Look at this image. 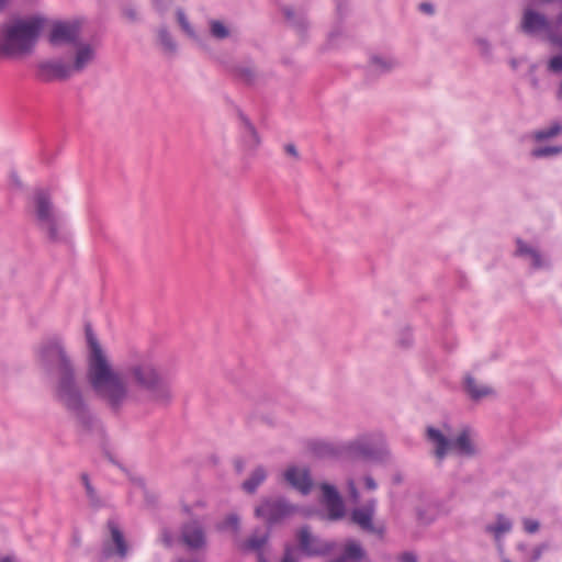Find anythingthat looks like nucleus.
<instances>
[{"label": "nucleus", "instance_id": "obj_21", "mask_svg": "<svg viewBox=\"0 0 562 562\" xmlns=\"http://www.w3.org/2000/svg\"><path fill=\"white\" fill-rule=\"evenodd\" d=\"M240 120L244 127V144L249 150H255L260 145V136L254 124L243 114Z\"/></svg>", "mask_w": 562, "mask_h": 562}, {"label": "nucleus", "instance_id": "obj_40", "mask_svg": "<svg viewBox=\"0 0 562 562\" xmlns=\"http://www.w3.org/2000/svg\"><path fill=\"white\" fill-rule=\"evenodd\" d=\"M348 491H349V494H350V497L355 501V502H358L359 499V492L356 487V483L352 479L348 480Z\"/></svg>", "mask_w": 562, "mask_h": 562}, {"label": "nucleus", "instance_id": "obj_39", "mask_svg": "<svg viewBox=\"0 0 562 562\" xmlns=\"http://www.w3.org/2000/svg\"><path fill=\"white\" fill-rule=\"evenodd\" d=\"M400 562H418L417 555L414 552L406 551L398 555Z\"/></svg>", "mask_w": 562, "mask_h": 562}, {"label": "nucleus", "instance_id": "obj_28", "mask_svg": "<svg viewBox=\"0 0 562 562\" xmlns=\"http://www.w3.org/2000/svg\"><path fill=\"white\" fill-rule=\"evenodd\" d=\"M268 538H269L268 532H265L261 535L254 533L245 542L244 547L247 550L259 551L266 544V542L268 541Z\"/></svg>", "mask_w": 562, "mask_h": 562}, {"label": "nucleus", "instance_id": "obj_55", "mask_svg": "<svg viewBox=\"0 0 562 562\" xmlns=\"http://www.w3.org/2000/svg\"><path fill=\"white\" fill-rule=\"evenodd\" d=\"M518 549H519V550H525V549H526V546H525V544H519V546H518Z\"/></svg>", "mask_w": 562, "mask_h": 562}, {"label": "nucleus", "instance_id": "obj_34", "mask_svg": "<svg viewBox=\"0 0 562 562\" xmlns=\"http://www.w3.org/2000/svg\"><path fill=\"white\" fill-rule=\"evenodd\" d=\"M86 495L90 502V504L94 507H99L102 505L101 498L98 495L97 490L92 486V484L87 485L86 487Z\"/></svg>", "mask_w": 562, "mask_h": 562}, {"label": "nucleus", "instance_id": "obj_7", "mask_svg": "<svg viewBox=\"0 0 562 562\" xmlns=\"http://www.w3.org/2000/svg\"><path fill=\"white\" fill-rule=\"evenodd\" d=\"M296 512V507L281 497H265L255 508L257 518L268 526L280 524Z\"/></svg>", "mask_w": 562, "mask_h": 562}, {"label": "nucleus", "instance_id": "obj_9", "mask_svg": "<svg viewBox=\"0 0 562 562\" xmlns=\"http://www.w3.org/2000/svg\"><path fill=\"white\" fill-rule=\"evenodd\" d=\"M35 78L44 83L65 81L71 76L67 61L60 58H47L38 60L35 65Z\"/></svg>", "mask_w": 562, "mask_h": 562}, {"label": "nucleus", "instance_id": "obj_42", "mask_svg": "<svg viewBox=\"0 0 562 562\" xmlns=\"http://www.w3.org/2000/svg\"><path fill=\"white\" fill-rule=\"evenodd\" d=\"M282 562H296V559L294 557V548L290 546L285 547Z\"/></svg>", "mask_w": 562, "mask_h": 562}, {"label": "nucleus", "instance_id": "obj_54", "mask_svg": "<svg viewBox=\"0 0 562 562\" xmlns=\"http://www.w3.org/2000/svg\"><path fill=\"white\" fill-rule=\"evenodd\" d=\"M1 562H14L11 557H4Z\"/></svg>", "mask_w": 562, "mask_h": 562}, {"label": "nucleus", "instance_id": "obj_57", "mask_svg": "<svg viewBox=\"0 0 562 562\" xmlns=\"http://www.w3.org/2000/svg\"><path fill=\"white\" fill-rule=\"evenodd\" d=\"M259 562H265L261 553L259 554Z\"/></svg>", "mask_w": 562, "mask_h": 562}, {"label": "nucleus", "instance_id": "obj_10", "mask_svg": "<svg viewBox=\"0 0 562 562\" xmlns=\"http://www.w3.org/2000/svg\"><path fill=\"white\" fill-rule=\"evenodd\" d=\"M97 59V45L90 42H78L72 46L70 60L67 63L71 76L83 72Z\"/></svg>", "mask_w": 562, "mask_h": 562}, {"label": "nucleus", "instance_id": "obj_29", "mask_svg": "<svg viewBox=\"0 0 562 562\" xmlns=\"http://www.w3.org/2000/svg\"><path fill=\"white\" fill-rule=\"evenodd\" d=\"M562 154V146H546L531 151L533 158L551 157Z\"/></svg>", "mask_w": 562, "mask_h": 562}, {"label": "nucleus", "instance_id": "obj_48", "mask_svg": "<svg viewBox=\"0 0 562 562\" xmlns=\"http://www.w3.org/2000/svg\"><path fill=\"white\" fill-rule=\"evenodd\" d=\"M234 468L238 474L243 473L245 469V461L243 459H236L234 461Z\"/></svg>", "mask_w": 562, "mask_h": 562}, {"label": "nucleus", "instance_id": "obj_8", "mask_svg": "<svg viewBox=\"0 0 562 562\" xmlns=\"http://www.w3.org/2000/svg\"><path fill=\"white\" fill-rule=\"evenodd\" d=\"M82 24L79 20H57L50 24L46 35L53 47L74 46L81 41Z\"/></svg>", "mask_w": 562, "mask_h": 562}, {"label": "nucleus", "instance_id": "obj_22", "mask_svg": "<svg viewBox=\"0 0 562 562\" xmlns=\"http://www.w3.org/2000/svg\"><path fill=\"white\" fill-rule=\"evenodd\" d=\"M512 527L513 524L507 517L503 514H497L496 522L494 525H487L485 530L486 532L492 533L496 540H499L504 533L512 530Z\"/></svg>", "mask_w": 562, "mask_h": 562}, {"label": "nucleus", "instance_id": "obj_18", "mask_svg": "<svg viewBox=\"0 0 562 562\" xmlns=\"http://www.w3.org/2000/svg\"><path fill=\"white\" fill-rule=\"evenodd\" d=\"M345 453L352 459L374 460L378 458V450L373 442L367 438H358L344 447Z\"/></svg>", "mask_w": 562, "mask_h": 562}, {"label": "nucleus", "instance_id": "obj_56", "mask_svg": "<svg viewBox=\"0 0 562 562\" xmlns=\"http://www.w3.org/2000/svg\"><path fill=\"white\" fill-rule=\"evenodd\" d=\"M512 66H513V68H516V67H517V63H516V60H512Z\"/></svg>", "mask_w": 562, "mask_h": 562}, {"label": "nucleus", "instance_id": "obj_47", "mask_svg": "<svg viewBox=\"0 0 562 562\" xmlns=\"http://www.w3.org/2000/svg\"><path fill=\"white\" fill-rule=\"evenodd\" d=\"M419 9H420V11H423L424 13H427V14L434 13V7H432V4H430L428 2L420 3Z\"/></svg>", "mask_w": 562, "mask_h": 562}, {"label": "nucleus", "instance_id": "obj_5", "mask_svg": "<svg viewBox=\"0 0 562 562\" xmlns=\"http://www.w3.org/2000/svg\"><path fill=\"white\" fill-rule=\"evenodd\" d=\"M426 434L427 439L436 446L435 456L440 461L449 450H453L463 457H473L476 453L469 428H464L454 440L448 439L439 429L431 426L427 428Z\"/></svg>", "mask_w": 562, "mask_h": 562}, {"label": "nucleus", "instance_id": "obj_26", "mask_svg": "<svg viewBox=\"0 0 562 562\" xmlns=\"http://www.w3.org/2000/svg\"><path fill=\"white\" fill-rule=\"evenodd\" d=\"M209 26L211 36L216 40H225L231 36L229 27L220 20H211Z\"/></svg>", "mask_w": 562, "mask_h": 562}, {"label": "nucleus", "instance_id": "obj_14", "mask_svg": "<svg viewBox=\"0 0 562 562\" xmlns=\"http://www.w3.org/2000/svg\"><path fill=\"white\" fill-rule=\"evenodd\" d=\"M108 528L111 533V540L115 549H113L109 542H104L102 548V557L104 559H109L112 555L116 554L121 559L126 558L128 553V546L119 525L114 520H109Z\"/></svg>", "mask_w": 562, "mask_h": 562}, {"label": "nucleus", "instance_id": "obj_35", "mask_svg": "<svg viewBox=\"0 0 562 562\" xmlns=\"http://www.w3.org/2000/svg\"><path fill=\"white\" fill-rule=\"evenodd\" d=\"M548 69L551 72H561L562 71V55H558L552 57L548 63Z\"/></svg>", "mask_w": 562, "mask_h": 562}, {"label": "nucleus", "instance_id": "obj_53", "mask_svg": "<svg viewBox=\"0 0 562 562\" xmlns=\"http://www.w3.org/2000/svg\"><path fill=\"white\" fill-rule=\"evenodd\" d=\"M555 95L558 100H562V81L559 83Z\"/></svg>", "mask_w": 562, "mask_h": 562}, {"label": "nucleus", "instance_id": "obj_52", "mask_svg": "<svg viewBox=\"0 0 562 562\" xmlns=\"http://www.w3.org/2000/svg\"><path fill=\"white\" fill-rule=\"evenodd\" d=\"M9 3H10V0H0V13L5 11V9L8 8Z\"/></svg>", "mask_w": 562, "mask_h": 562}, {"label": "nucleus", "instance_id": "obj_12", "mask_svg": "<svg viewBox=\"0 0 562 562\" xmlns=\"http://www.w3.org/2000/svg\"><path fill=\"white\" fill-rule=\"evenodd\" d=\"M520 29L528 35L544 32L547 35L552 31L551 23L547 16L531 8H526L522 13Z\"/></svg>", "mask_w": 562, "mask_h": 562}, {"label": "nucleus", "instance_id": "obj_2", "mask_svg": "<svg viewBox=\"0 0 562 562\" xmlns=\"http://www.w3.org/2000/svg\"><path fill=\"white\" fill-rule=\"evenodd\" d=\"M35 355L40 368L53 381L56 402L75 419L81 430L91 431L97 419L86 398L85 383L63 341L57 337L43 340Z\"/></svg>", "mask_w": 562, "mask_h": 562}, {"label": "nucleus", "instance_id": "obj_17", "mask_svg": "<svg viewBox=\"0 0 562 562\" xmlns=\"http://www.w3.org/2000/svg\"><path fill=\"white\" fill-rule=\"evenodd\" d=\"M181 540L192 550L205 547L206 537L202 524L198 520H190L181 527Z\"/></svg>", "mask_w": 562, "mask_h": 562}, {"label": "nucleus", "instance_id": "obj_30", "mask_svg": "<svg viewBox=\"0 0 562 562\" xmlns=\"http://www.w3.org/2000/svg\"><path fill=\"white\" fill-rule=\"evenodd\" d=\"M158 37H159L160 44L164 46V48L166 50H168L170 53L176 52L177 45L166 27H161L159 30Z\"/></svg>", "mask_w": 562, "mask_h": 562}, {"label": "nucleus", "instance_id": "obj_23", "mask_svg": "<svg viewBox=\"0 0 562 562\" xmlns=\"http://www.w3.org/2000/svg\"><path fill=\"white\" fill-rule=\"evenodd\" d=\"M517 255L521 257H527L531 260V266L536 269L542 268L544 262L541 258L539 251L528 245H526L522 240H517Z\"/></svg>", "mask_w": 562, "mask_h": 562}, {"label": "nucleus", "instance_id": "obj_20", "mask_svg": "<svg viewBox=\"0 0 562 562\" xmlns=\"http://www.w3.org/2000/svg\"><path fill=\"white\" fill-rule=\"evenodd\" d=\"M266 479L267 470L265 467L258 465L252 470L249 477L243 482L241 488L248 494H254Z\"/></svg>", "mask_w": 562, "mask_h": 562}, {"label": "nucleus", "instance_id": "obj_37", "mask_svg": "<svg viewBox=\"0 0 562 562\" xmlns=\"http://www.w3.org/2000/svg\"><path fill=\"white\" fill-rule=\"evenodd\" d=\"M539 522L533 519L525 518L524 519V529L528 533H535L539 530Z\"/></svg>", "mask_w": 562, "mask_h": 562}, {"label": "nucleus", "instance_id": "obj_16", "mask_svg": "<svg viewBox=\"0 0 562 562\" xmlns=\"http://www.w3.org/2000/svg\"><path fill=\"white\" fill-rule=\"evenodd\" d=\"M323 492V503L328 510L331 520L340 519L345 516V505L338 491L334 485L328 483L321 484Z\"/></svg>", "mask_w": 562, "mask_h": 562}, {"label": "nucleus", "instance_id": "obj_58", "mask_svg": "<svg viewBox=\"0 0 562 562\" xmlns=\"http://www.w3.org/2000/svg\"><path fill=\"white\" fill-rule=\"evenodd\" d=\"M542 2H546V3H550L552 2L553 0H541Z\"/></svg>", "mask_w": 562, "mask_h": 562}, {"label": "nucleus", "instance_id": "obj_41", "mask_svg": "<svg viewBox=\"0 0 562 562\" xmlns=\"http://www.w3.org/2000/svg\"><path fill=\"white\" fill-rule=\"evenodd\" d=\"M161 541L166 547H171L173 542L172 533L170 530L164 528L161 530Z\"/></svg>", "mask_w": 562, "mask_h": 562}, {"label": "nucleus", "instance_id": "obj_32", "mask_svg": "<svg viewBox=\"0 0 562 562\" xmlns=\"http://www.w3.org/2000/svg\"><path fill=\"white\" fill-rule=\"evenodd\" d=\"M371 61L375 69L381 72L392 69L396 64L393 59H384L378 56H373Z\"/></svg>", "mask_w": 562, "mask_h": 562}, {"label": "nucleus", "instance_id": "obj_49", "mask_svg": "<svg viewBox=\"0 0 562 562\" xmlns=\"http://www.w3.org/2000/svg\"><path fill=\"white\" fill-rule=\"evenodd\" d=\"M10 178H11L12 183H13L15 187H18V188L22 187V181H21V179L19 178V176H18V173H16V172H11Z\"/></svg>", "mask_w": 562, "mask_h": 562}, {"label": "nucleus", "instance_id": "obj_27", "mask_svg": "<svg viewBox=\"0 0 562 562\" xmlns=\"http://www.w3.org/2000/svg\"><path fill=\"white\" fill-rule=\"evenodd\" d=\"M561 132H562V125L559 123H553L551 126H549L547 128L536 131L532 134V137L537 142H543V140H547V139L558 136Z\"/></svg>", "mask_w": 562, "mask_h": 562}, {"label": "nucleus", "instance_id": "obj_4", "mask_svg": "<svg viewBox=\"0 0 562 562\" xmlns=\"http://www.w3.org/2000/svg\"><path fill=\"white\" fill-rule=\"evenodd\" d=\"M32 206L37 227L46 234L49 241H60L63 239L61 223L50 191L45 188L35 189L32 195Z\"/></svg>", "mask_w": 562, "mask_h": 562}, {"label": "nucleus", "instance_id": "obj_1", "mask_svg": "<svg viewBox=\"0 0 562 562\" xmlns=\"http://www.w3.org/2000/svg\"><path fill=\"white\" fill-rule=\"evenodd\" d=\"M92 390L114 413L140 404L145 397L159 407H168L175 400L170 371L150 352L131 355L122 372L111 364Z\"/></svg>", "mask_w": 562, "mask_h": 562}, {"label": "nucleus", "instance_id": "obj_36", "mask_svg": "<svg viewBox=\"0 0 562 562\" xmlns=\"http://www.w3.org/2000/svg\"><path fill=\"white\" fill-rule=\"evenodd\" d=\"M546 549H547L546 544H540V546L533 548L527 558V562H537L541 558V555Z\"/></svg>", "mask_w": 562, "mask_h": 562}, {"label": "nucleus", "instance_id": "obj_24", "mask_svg": "<svg viewBox=\"0 0 562 562\" xmlns=\"http://www.w3.org/2000/svg\"><path fill=\"white\" fill-rule=\"evenodd\" d=\"M465 389L474 401H479L494 393L493 389L487 385H477L472 376L465 378Z\"/></svg>", "mask_w": 562, "mask_h": 562}, {"label": "nucleus", "instance_id": "obj_44", "mask_svg": "<svg viewBox=\"0 0 562 562\" xmlns=\"http://www.w3.org/2000/svg\"><path fill=\"white\" fill-rule=\"evenodd\" d=\"M284 150L288 155L292 156L294 159H299L300 155L294 144H286L284 146Z\"/></svg>", "mask_w": 562, "mask_h": 562}, {"label": "nucleus", "instance_id": "obj_45", "mask_svg": "<svg viewBox=\"0 0 562 562\" xmlns=\"http://www.w3.org/2000/svg\"><path fill=\"white\" fill-rule=\"evenodd\" d=\"M363 481H364L366 488H368L370 491H374L378 486L374 479L370 475L364 476Z\"/></svg>", "mask_w": 562, "mask_h": 562}, {"label": "nucleus", "instance_id": "obj_3", "mask_svg": "<svg viewBox=\"0 0 562 562\" xmlns=\"http://www.w3.org/2000/svg\"><path fill=\"white\" fill-rule=\"evenodd\" d=\"M46 24L42 15L14 19L0 26V55L23 58L33 54Z\"/></svg>", "mask_w": 562, "mask_h": 562}, {"label": "nucleus", "instance_id": "obj_15", "mask_svg": "<svg viewBox=\"0 0 562 562\" xmlns=\"http://www.w3.org/2000/svg\"><path fill=\"white\" fill-rule=\"evenodd\" d=\"M284 481L303 495H307L313 487L308 469L295 465L289 467L283 473Z\"/></svg>", "mask_w": 562, "mask_h": 562}, {"label": "nucleus", "instance_id": "obj_33", "mask_svg": "<svg viewBox=\"0 0 562 562\" xmlns=\"http://www.w3.org/2000/svg\"><path fill=\"white\" fill-rule=\"evenodd\" d=\"M177 20H178V23L180 24L181 29L191 37H194V30L192 29V26L190 25L184 12L182 9H178L177 10Z\"/></svg>", "mask_w": 562, "mask_h": 562}, {"label": "nucleus", "instance_id": "obj_6", "mask_svg": "<svg viewBox=\"0 0 562 562\" xmlns=\"http://www.w3.org/2000/svg\"><path fill=\"white\" fill-rule=\"evenodd\" d=\"M86 337L89 346V357L87 362V380L91 389L98 383L101 376L108 373L111 366L110 360L103 352L95 335L90 326L86 327Z\"/></svg>", "mask_w": 562, "mask_h": 562}, {"label": "nucleus", "instance_id": "obj_38", "mask_svg": "<svg viewBox=\"0 0 562 562\" xmlns=\"http://www.w3.org/2000/svg\"><path fill=\"white\" fill-rule=\"evenodd\" d=\"M123 15L130 22H136L138 20V14L135 8L126 7L123 9Z\"/></svg>", "mask_w": 562, "mask_h": 562}, {"label": "nucleus", "instance_id": "obj_51", "mask_svg": "<svg viewBox=\"0 0 562 562\" xmlns=\"http://www.w3.org/2000/svg\"><path fill=\"white\" fill-rule=\"evenodd\" d=\"M80 479H81V482L83 484V486L86 487L87 485H90L91 482H90V479H89V475L87 473H82L80 475Z\"/></svg>", "mask_w": 562, "mask_h": 562}, {"label": "nucleus", "instance_id": "obj_11", "mask_svg": "<svg viewBox=\"0 0 562 562\" xmlns=\"http://www.w3.org/2000/svg\"><path fill=\"white\" fill-rule=\"evenodd\" d=\"M296 538L301 551L308 557L326 555L334 548L333 543L323 541L317 537L313 536L307 526L302 527L297 531Z\"/></svg>", "mask_w": 562, "mask_h": 562}, {"label": "nucleus", "instance_id": "obj_50", "mask_svg": "<svg viewBox=\"0 0 562 562\" xmlns=\"http://www.w3.org/2000/svg\"><path fill=\"white\" fill-rule=\"evenodd\" d=\"M227 522H228L233 528H235V529H237V528H238V522H239V521H238V518H237L236 516H229V517L227 518Z\"/></svg>", "mask_w": 562, "mask_h": 562}, {"label": "nucleus", "instance_id": "obj_43", "mask_svg": "<svg viewBox=\"0 0 562 562\" xmlns=\"http://www.w3.org/2000/svg\"><path fill=\"white\" fill-rule=\"evenodd\" d=\"M547 38L550 43L562 48V35L560 36L558 34H555L553 31H551V32H549Z\"/></svg>", "mask_w": 562, "mask_h": 562}, {"label": "nucleus", "instance_id": "obj_13", "mask_svg": "<svg viewBox=\"0 0 562 562\" xmlns=\"http://www.w3.org/2000/svg\"><path fill=\"white\" fill-rule=\"evenodd\" d=\"M375 513V501L370 499L362 507L355 508L351 512V520L359 526L362 530L371 533L383 535V527H375L373 524V516Z\"/></svg>", "mask_w": 562, "mask_h": 562}, {"label": "nucleus", "instance_id": "obj_59", "mask_svg": "<svg viewBox=\"0 0 562 562\" xmlns=\"http://www.w3.org/2000/svg\"><path fill=\"white\" fill-rule=\"evenodd\" d=\"M405 344H406V345H409V344H411V339H409V338H408V339H406V340H405Z\"/></svg>", "mask_w": 562, "mask_h": 562}, {"label": "nucleus", "instance_id": "obj_31", "mask_svg": "<svg viewBox=\"0 0 562 562\" xmlns=\"http://www.w3.org/2000/svg\"><path fill=\"white\" fill-rule=\"evenodd\" d=\"M283 14L293 26L300 27L302 30L306 27L304 16H296L295 12L292 9L284 8Z\"/></svg>", "mask_w": 562, "mask_h": 562}, {"label": "nucleus", "instance_id": "obj_25", "mask_svg": "<svg viewBox=\"0 0 562 562\" xmlns=\"http://www.w3.org/2000/svg\"><path fill=\"white\" fill-rule=\"evenodd\" d=\"M310 449L318 458H329L338 454L337 449L331 443L324 441L311 443Z\"/></svg>", "mask_w": 562, "mask_h": 562}, {"label": "nucleus", "instance_id": "obj_19", "mask_svg": "<svg viewBox=\"0 0 562 562\" xmlns=\"http://www.w3.org/2000/svg\"><path fill=\"white\" fill-rule=\"evenodd\" d=\"M236 78L248 86H254L260 80V72L252 64H243L235 68Z\"/></svg>", "mask_w": 562, "mask_h": 562}, {"label": "nucleus", "instance_id": "obj_46", "mask_svg": "<svg viewBox=\"0 0 562 562\" xmlns=\"http://www.w3.org/2000/svg\"><path fill=\"white\" fill-rule=\"evenodd\" d=\"M154 5H155L156 10H158L161 13H164L168 10V4H167L166 0H154Z\"/></svg>", "mask_w": 562, "mask_h": 562}]
</instances>
